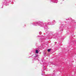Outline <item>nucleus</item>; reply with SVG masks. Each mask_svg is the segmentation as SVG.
I'll return each instance as SVG.
<instances>
[{
    "label": "nucleus",
    "instance_id": "nucleus-5",
    "mask_svg": "<svg viewBox=\"0 0 76 76\" xmlns=\"http://www.w3.org/2000/svg\"><path fill=\"white\" fill-rule=\"evenodd\" d=\"M33 25L34 26H37V25H36L35 23H34Z\"/></svg>",
    "mask_w": 76,
    "mask_h": 76
},
{
    "label": "nucleus",
    "instance_id": "nucleus-2",
    "mask_svg": "<svg viewBox=\"0 0 76 76\" xmlns=\"http://www.w3.org/2000/svg\"><path fill=\"white\" fill-rule=\"evenodd\" d=\"M48 52H50V51H51V49H48Z\"/></svg>",
    "mask_w": 76,
    "mask_h": 76
},
{
    "label": "nucleus",
    "instance_id": "nucleus-11",
    "mask_svg": "<svg viewBox=\"0 0 76 76\" xmlns=\"http://www.w3.org/2000/svg\"><path fill=\"white\" fill-rule=\"evenodd\" d=\"M44 27V28H45V27Z\"/></svg>",
    "mask_w": 76,
    "mask_h": 76
},
{
    "label": "nucleus",
    "instance_id": "nucleus-8",
    "mask_svg": "<svg viewBox=\"0 0 76 76\" xmlns=\"http://www.w3.org/2000/svg\"><path fill=\"white\" fill-rule=\"evenodd\" d=\"M7 3H6V4H5L6 6H7V5H8V4L7 5Z\"/></svg>",
    "mask_w": 76,
    "mask_h": 76
},
{
    "label": "nucleus",
    "instance_id": "nucleus-6",
    "mask_svg": "<svg viewBox=\"0 0 76 76\" xmlns=\"http://www.w3.org/2000/svg\"><path fill=\"white\" fill-rule=\"evenodd\" d=\"M48 25H51V23H48Z\"/></svg>",
    "mask_w": 76,
    "mask_h": 76
},
{
    "label": "nucleus",
    "instance_id": "nucleus-9",
    "mask_svg": "<svg viewBox=\"0 0 76 76\" xmlns=\"http://www.w3.org/2000/svg\"><path fill=\"white\" fill-rule=\"evenodd\" d=\"M54 1H56V0H53Z\"/></svg>",
    "mask_w": 76,
    "mask_h": 76
},
{
    "label": "nucleus",
    "instance_id": "nucleus-3",
    "mask_svg": "<svg viewBox=\"0 0 76 76\" xmlns=\"http://www.w3.org/2000/svg\"><path fill=\"white\" fill-rule=\"evenodd\" d=\"M36 53H37V54L38 53V50H36Z\"/></svg>",
    "mask_w": 76,
    "mask_h": 76
},
{
    "label": "nucleus",
    "instance_id": "nucleus-7",
    "mask_svg": "<svg viewBox=\"0 0 76 76\" xmlns=\"http://www.w3.org/2000/svg\"><path fill=\"white\" fill-rule=\"evenodd\" d=\"M42 33L41 32H39V34H40V35H41V34Z\"/></svg>",
    "mask_w": 76,
    "mask_h": 76
},
{
    "label": "nucleus",
    "instance_id": "nucleus-1",
    "mask_svg": "<svg viewBox=\"0 0 76 76\" xmlns=\"http://www.w3.org/2000/svg\"><path fill=\"white\" fill-rule=\"evenodd\" d=\"M41 23V21H39V22L37 23V24H40Z\"/></svg>",
    "mask_w": 76,
    "mask_h": 76
},
{
    "label": "nucleus",
    "instance_id": "nucleus-10",
    "mask_svg": "<svg viewBox=\"0 0 76 76\" xmlns=\"http://www.w3.org/2000/svg\"><path fill=\"white\" fill-rule=\"evenodd\" d=\"M42 25H43V24H42Z\"/></svg>",
    "mask_w": 76,
    "mask_h": 76
},
{
    "label": "nucleus",
    "instance_id": "nucleus-4",
    "mask_svg": "<svg viewBox=\"0 0 76 76\" xmlns=\"http://www.w3.org/2000/svg\"><path fill=\"white\" fill-rule=\"evenodd\" d=\"M39 26H42V27H44V26H42L41 24H40V25L39 24Z\"/></svg>",
    "mask_w": 76,
    "mask_h": 76
}]
</instances>
